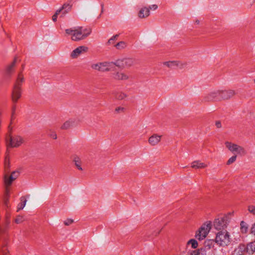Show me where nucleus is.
<instances>
[{
  "label": "nucleus",
  "instance_id": "nucleus-27",
  "mask_svg": "<svg viewBox=\"0 0 255 255\" xmlns=\"http://www.w3.org/2000/svg\"><path fill=\"white\" fill-rule=\"evenodd\" d=\"M192 255H206L205 249L200 248L196 250L193 252Z\"/></svg>",
  "mask_w": 255,
  "mask_h": 255
},
{
  "label": "nucleus",
  "instance_id": "nucleus-47",
  "mask_svg": "<svg viewBox=\"0 0 255 255\" xmlns=\"http://www.w3.org/2000/svg\"><path fill=\"white\" fill-rule=\"evenodd\" d=\"M240 248H241L242 249H245L244 246H241Z\"/></svg>",
  "mask_w": 255,
  "mask_h": 255
},
{
  "label": "nucleus",
  "instance_id": "nucleus-46",
  "mask_svg": "<svg viewBox=\"0 0 255 255\" xmlns=\"http://www.w3.org/2000/svg\"><path fill=\"white\" fill-rule=\"evenodd\" d=\"M7 163H8V161H7V160L6 159L5 161V166H6Z\"/></svg>",
  "mask_w": 255,
  "mask_h": 255
},
{
  "label": "nucleus",
  "instance_id": "nucleus-20",
  "mask_svg": "<svg viewBox=\"0 0 255 255\" xmlns=\"http://www.w3.org/2000/svg\"><path fill=\"white\" fill-rule=\"evenodd\" d=\"M24 75L22 72H19L17 75V77L14 86H21L22 83L24 82Z\"/></svg>",
  "mask_w": 255,
  "mask_h": 255
},
{
  "label": "nucleus",
  "instance_id": "nucleus-16",
  "mask_svg": "<svg viewBox=\"0 0 255 255\" xmlns=\"http://www.w3.org/2000/svg\"><path fill=\"white\" fill-rule=\"evenodd\" d=\"M129 77V75L126 72H118L114 74V78L118 80H126Z\"/></svg>",
  "mask_w": 255,
  "mask_h": 255
},
{
  "label": "nucleus",
  "instance_id": "nucleus-1",
  "mask_svg": "<svg viewBox=\"0 0 255 255\" xmlns=\"http://www.w3.org/2000/svg\"><path fill=\"white\" fill-rule=\"evenodd\" d=\"M65 35L70 37L73 41H79L85 39L89 36L92 29L88 27L76 26L67 28L65 30Z\"/></svg>",
  "mask_w": 255,
  "mask_h": 255
},
{
  "label": "nucleus",
  "instance_id": "nucleus-17",
  "mask_svg": "<svg viewBox=\"0 0 255 255\" xmlns=\"http://www.w3.org/2000/svg\"><path fill=\"white\" fill-rule=\"evenodd\" d=\"M73 161L76 168L80 170L83 171V168L82 167V161L81 158L75 155L73 157Z\"/></svg>",
  "mask_w": 255,
  "mask_h": 255
},
{
  "label": "nucleus",
  "instance_id": "nucleus-29",
  "mask_svg": "<svg viewBox=\"0 0 255 255\" xmlns=\"http://www.w3.org/2000/svg\"><path fill=\"white\" fill-rule=\"evenodd\" d=\"M237 155H233L230 157L226 162L227 165H230L234 163L237 160Z\"/></svg>",
  "mask_w": 255,
  "mask_h": 255
},
{
  "label": "nucleus",
  "instance_id": "nucleus-9",
  "mask_svg": "<svg viewBox=\"0 0 255 255\" xmlns=\"http://www.w3.org/2000/svg\"><path fill=\"white\" fill-rule=\"evenodd\" d=\"M88 47L86 45H80L73 49L70 54V56L72 59H77L81 55L88 52Z\"/></svg>",
  "mask_w": 255,
  "mask_h": 255
},
{
  "label": "nucleus",
  "instance_id": "nucleus-44",
  "mask_svg": "<svg viewBox=\"0 0 255 255\" xmlns=\"http://www.w3.org/2000/svg\"><path fill=\"white\" fill-rule=\"evenodd\" d=\"M52 137L53 138V139H56L57 138V135L56 134H53V135H51Z\"/></svg>",
  "mask_w": 255,
  "mask_h": 255
},
{
  "label": "nucleus",
  "instance_id": "nucleus-40",
  "mask_svg": "<svg viewBox=\"0 0 255 255\" xmlns=\"http://www.w3.org/2000/svg\"><path fill=\"white\" fill-rule=\"evenodd\" d=\"M8 253L7 250L4 248L1 252H0V255H6Z\"/></svg>",
  "mask_w": 255,
  "mask_h": 255
},
{
  "label": "nucleus",
  "instance_id": "nucleus-48",
  "mask_svg": "<svg viewBox=\"0 0 255 255\" xmlns=\"http://www.w3.org/2000/svg\"><path fill=\"white\" fill-rule=\"evenodd\" d=\"M254 83L255 84V78L254 79Z\"/></svg>",
  "mask_w": 255,
  "mask_h": 255
},
{
  "label": "nucleus",
  "instance_id": "nucleus-11",
  "mask_svg": "<svg viewBox=\"0 0 255 255\" xmlns=\"http://www.w3.org/2000/svg\"><path fill=\"white\" fill-rule=\"evenodd\" d=\"M236 91L233 89H221V99L227 100L236 95Z\"/></svg>",
  "mask_w": 255,
  "mask_h": 255
},
{
  "label": "nucleus",
  "instance_id": "nucleus-42",
  "mask_svg": "<svg viewBox=\"0 0 255 255\" xmlns=\"http://www.w3.org/2000/svg\"><path fill=\"white\" fill-rule=\"evenodd\" d=\"M215 125L217 128H220L221 127V123L220 121H216L215 122Z\"/></svg>",
  "mask_w": 255,
  "mask_h": 255
},
{
  "label": "nucleus",
  "instance_id": "nucleus-10",
  "mask_svg": "<svg viewBox=\"0 0 255 255\" xmlns=\"http://www.w3.org/2000/svg\"><path fill=\"white\" fill-rule=\"evenodd\" d=\"M162 135L154 133L148 137V143L151 146L158 145L161 142Z\"/></svg>",
  "mask_w": 255,
  "mask_h": 255
},
{
  "label": "nucleus",
  "instance_id": "nucleus-28",
  "mask_svg": "<svg viewBox=\"0 0 255 255\" xmlns=\"http://www.w3.org/2000/svg\"><path fill=\"white\" fill-rule=\"evenodd\" d=\"M127 43L123 41H120L118 42L117 44L115 45V47L117 49H123L127 47Z\"/></svg>",
  "mask_w": 255,
  "mask_h": 255
},
{
  "label": "nucleus",
  "instance_id": "nucleus-8",
  "mask_svg": "<svg viewBox=\"0 0 255 255\" xmlns=\"http://www.w3.org/2000/svg\"><path fill=\"white\" fill-rule=\"evenodd\" d=\"M225 146L232 152H236L237 154L244 155L246 153L244 147L230 141H226Z\"/></svg>",
  "mask_w": 255,
  "mask_h": 255
},
{
  "label": "nucleus",
  "instance_id": "nucleus-12",
  "mask_svg": "<svg viewBox=\"0 0 255 255\" xmlns=\"http://www.w3.org/2000/svg\"><path fill=\"white\" fill-rule=\"evenodd\" d=\"M21 95V87L14 86L11 94V99L14 103H16L20 98Z\"/></svg>",
  "mask_w": 255,
  "mask_h": 255
},
{
  "label": "nucleus",
  "instance_id": "nucleus-32",
  "mask_svg": "<svg viewBox=\"0 0 255 255\" xmlns=\"http://www.w3.org/2000/svg\"><path fill=\"white\" fill-rule=\"evenodd\" d=\"M61 13L60 10L57 9L55 13L52 16V20L54 22H56L57 20L58 16H59L60 17Z\"/></svg>",
  "mask_w": 255,
  "mask_h": 255
},
{
  "label": "nucleus",
  "instance_id": "nucleus-45",
  "mask_svg": "<svg viewBox=\"0 0 255 255\" xmlns=\"http://www.w3.org/2000/svg\"><path fill=\"white\" fill-rule=\"evenodd\" d=\"M129 62H130V63L128 64V66H130L131 65L132 61L131 60H128Z\"/></svg>",
  "mask_w": 255,
  "mask_h": 255
},
{
  "label": "nucleus",
  "instance_id": "nucleus-4",
  "mask_svg": "<svg viewBox=\"0 0 255 255\" xmlns=\"http://www.w3.org/2000/svg\"><path fill=\"white\" fill-rule=\"evenodd\" d=\"M230 234L227 230H222L217 232L214 242L220 247H226L231 243Z\"/></svg>",
  "mask_w": 255,
  "mask_h": 255
},
{
  "label": "nucleus",
  "instance_id": "nucleus-39",
  "mask_svg": "<svg viewBox=\"0 0 255 255\" xmlns=\"http://www.w3.org/2000/svg\"><path fill=\"white\" fill-rule=\"evenodd\" d=\"M74 222V221L71 219H67L64 221V224L66 226L71 225Z\"/></svg>",
  "mask_w": 255,
  "mask_h": 255
},
{
  "label": "nucleus",
  "instance_id": "nucleus-22",
  "mask_svg": "<svg viewBox=\"0 0 255 255\" xmlns=\"http://www.w3.org/2000/svg\"><path fill=\"white\" fill-rule=\"evenodd\" d=\"M74 124V121L72 119H69L66 121L61 126V128L66 129L73 126Z\"/></svg>",
  "mask_w": 255,
  "mask_h": 255
},
{
  "label": "nucleus",
  "instance_id": "nucleus-5",
  "mask_svg": "<svg viewBox=\"0 0 255 255\" xmlns=\"http://www.w3.org/2000/svg\"><path fill=\"white\" fill-rule=\"evenodd\" d=\"M232 214V213H229L216 216L212 223V227H213L215 230L218 231L226 228L229 221V217Z\"/></svg>",
  "mask_w": 255,
  "mask_h": 255
},
{
  "label": "nucleus",
  "instance_id": "nucleus-15",
  "mask_svg": "<svg viewBox=\"0 0 255 255\" xmlns=\"http://www.w3.org/2000/svg\"><path fill=\"white\" fill-rule=\"evenodd\" d=\"M71 4L68 3H64L61 8L58 9L59 10H60V17L65 16L66 14L71 11Z\"/></svg>",
  "mask_w": 255,
  "mask_h": 255
},
{
  "label": "nucleus",
  "instance_id": "nucleus-26",
  "mask_svg": "<svg viewBox=\"0 0 255 255\" xmlns=\"http://www.w3.org/2000/svg\"><path fill=\"white\" fill-rule=\"evenodd\" d=\"M186 65L185 62L179 61L176 60V68L175 69H183Z\"/></svg>",
  "mask_w": 255,
  "mask_h": 255
},
{
  "label": "nucleus",
  "instance_id": "nucleus-25",
  "mask_svg": "<svg viewBox=\"0 0 255 255\" xmlns=\"http://www.w3.org/2000/svg\"><path fill=\"white\" fill-rule=\"evenodd\" d=\"M119 34H116L112 36L108 41L107 44L109 45H113L115 44V41L118 40Z\"/></svg>",
  "mask_w": 255,
  "mask_h": 255
},
{
  "label": "nucleus",
  "instance_id": "nucleus-43",
  "mask_svg": "<svg viewBox=\"0 0 255 255\" xmlns=\"http://www.w3.org/2000/svg\"><path fill=\"white\" fill-rule=\"evenodd\" d=\"M194 22L195 24L198 25L200 24V21L199 19H196Z\"/></svg>",
  "mask_w": 255,
  "mask_h": 255
},
{
  "label": "nucleus",
  "instance_id": "nucleus-38",
  "mask_svg": "<svg viewBox=\"0 0 255 255\" xmlns=\"http://www.w3.org/2000/svg\"><path fill=\"white\" fill-rule=\"evenodd\" d=\"M24 221V218L21 216H17L16 219H15V222L16 224H20L22 223Z\"/></svg>",
  "mask_w": 255,
  "mask_h": 255
},
{
  "label": "nucleus",
  "instance_id": "nucleus-33",
  "mask_svg": "<svg viewBox=\"0 0 255 255\" xmlns=\"http://www.w3.org/2000/svg\"><path fill=\"white\" fill-rule=\"evenodd\" d=\"M26 204V200L24 199H23L21 200V202L18 204L17 206V211H18L22 209L25 206Z\"/></svg>",
  "mask_w": 255,
  "mask_h": 255
},
{
  "label": "nucleus",
  "instance_id": "nucleus-7",
  "mask_svg": "<svg viewBox=\"0 0 255 255\" xmlns=\"http://www.w3.org/2000/svg\"><path fill=\"white\" fill-rule=\"evenodd\" d=\"M115 65H118L112 62L105 61L93 63L91 65V68L95 70L104 72L112 70Z\"/></svg>",
  "mask_w": 255,
  "mask_h": 255
},
{
  "label": "nucleus",
  "instance_id": "nucleus-18",
  "mask_svg": "<svg viewBox=\"0 0 255 255\" xmlns=\"http://www.w3.org/2000/svg\"><path fill=\"white\" fill-rule=\"evenodd\" d=\"M191 167L194 169H201L206 168L207 165L200 160H195L191 163Z\"/></svg>",
  "mask_w": 255,
  "mask_h": 255
},
{
  "label": "nucleus",
  "instance_id": "nucleus-24",
  "mask_svg": "<svg viewBox=\"0 0 255 255\" xmlns=\"http://www.w3.org/2000/svg\"><path fill=\"white\" fill-rule=\"evenodd\" d=\"M248 231V225L244 221H241L240 223V231L242 233L246 234Z\"/></svg>",
  "mask_w": 255,
  "mask_h": 255
},
{
  "label": "nucleus",
  "instance_id": "nucleus-41",
  "mask_svg": "<svg viewBox=\"0 0 255 255\" xmlns=\"http://www.w3.org/2000/svg\"><path fill=\"white\" fill-rule=\"evenodd\" d=\"M251 231L255 236V223L252 225Z\"/></svg>",
  "mask_w": 255,
  "mask_h": 255
},
{
  "label": "nucleus",
  "instance_id": "nucleus-37",
  "mask_svg": "<svg viewBox=\"0 0 255 255\" xmlns=\"http://www.w3.org/2000/svg\"><path fill=\"white\" fill-rule=\"evenodd\" d=\"M213 240H207L205 242V245L206 247H208L210 249L213 245Z\"/></svg>",
  "mask_w": 255,
  "mask_h": 255
},
{
  "label": "nucleus",
  "instance_id": "nucleus-34",
  "mask_svg": "<svg viewBox=\"0 0 255 255\" xmlns=\"http://www.w3.org/2000/svg\"><path fill=\"white\" fill-rule=\"evenodd\" d=\"M15 60H14L10 65L7 66V67L6 68V71L7 73H10L12 71L13 68L15 66Z\"/></svg>",
  "mask_w": 255,
  "mask_h": 255
},
{
  "label": "nucleus",
  "instance_id": "nucleus-13",
  "mask_svg": "<svg viewBox=\"0 0 255 255\" xmlns=\"http://www.w3.org/2000/svg\"><path fill=\"white\" fill-rule=\"evenodd\" d=\"M209 101H216L221 99V89L216 90L211 92L208 96Z\"/></svg>",
  "mask_w": 255,
  "mask_h": 255
},
{
  "label": "nucleus",
  "instance_id": "nucleus-23",
  "mask_svg": "<svg viewBox=\"0 0 255 255\" xmlns=\"http://www.w3.org/2000/svg\"><path fill=\"white\" fill-rule=\"evenodd\" d=\"M164 66L169 68L175 69L176 68V60H170L165 61L163 63Z\"/></svg>",
  "mask_w": 255,
  "mask_h": 255
},
{
  "label": "nucleus",
  "instance_id": "nucleus-3",
  "mask_svg": "<svg viewBox=\"0 0 255 255\" xmlns=\"http://www.w3.org/2000/svg\"><path fill=\"white\" fill-rule=\"evenodd\" d=\"M5 144L8 147L15 148L21 145L24 142L23 137L18 134L8 133L5 137Z\"/></svg>",
  "mask_w": 255,
  "mask_h": 255
},
{
  "label": "nucleus",
  "instance_id": "nucleus-31",
  "mask_svg": "<svg viewBox=\"0 0 255 255\" xmlns=\"http://www.w3.org/2000/svg\"><path fill=\"white\" fill-rule=\"evenodd\" d=\"M248 211L251 214L255 215V204H250L248 206Z\"/></svg>",
  "mask_w": 255,
  "mask_h": 255
},
{
  "label": "nucleus",
  "instance_id": "nucleus-30",
  "mask_svg": "<svg viewBox=\"0 0 255 255\" xmlns=\"http://www.w3.org/2000/svg\"><path fill=\"white\" fill-rule=\"evenodd\" d=\"M127 97V95L124 92H120L117 94L116 98L119 100H123Z\"/></svg>",
  "mask_w": 255,
  "mask_h": 255
},
{
  "label": "nucleus",
  "instance_id": "nucleus-21",
  "mask_svg": "<svg viewBox=\"0 0 255 255\" xmlns=\"http://www.w3.org/2000/svg\"><path fill=\"white\" fill-rule=\"evenodd\" d=\"M247 252L249 254H253L255 251V242H251L247 245Z\"/></svg>",
  "mask_w": 255,
  "mask_h": 255
},
{
  "label": "nucleus",
  "instance_id": "nucleus-36",
  "mask_svg": "<svg viewBox=\"0 0 255 255\" xmlns=\"http://www.w3.org/2000/svg\"><path fill=\"white\" fill-rule=\"evenodd\" d=\"M147 7L149 8V11L150 10L155 11L158 9V6L157 4L154 3L149 5Z\"/></svg>",
  "mask_w": 255,
  "mask_h": 255
},
{
  "label": "nucleus",
  "instance_id": "nucleus-14",
  "mask_svg": "<svg viewBox=\"0 0 255 255\" xmlns=\"http://www.w3.org/2000/svg\"><path fill=\"white\" fill-rule=\"evenodd\" d=\"M150 14L147 6H144L140 7L138 11L137 16L140 18H146Z\"/></svg>",
  "mask_w": 255,
  "mask_h": 255
},
{
  "label": "nucleus",
  "instance_id": "nucleus-6",
  "mask_svg": "<svg viewBox=\"0 0 255 255\" xmlns=\"http://www.w3.org/2000/svg\"><path fill=\"white\" fill-rule=\"evenodd\" d=\"M19 175V172L17 171H13L10 175H6L4 176V183L5 185V195L4 197V204L7 205V200L9 195V189L8 186L11 184L12 182L14 181Z\"/></svg>",
  "mask_w": 255,
  "mask_h": 255
},
{
  "label": "nucleus",
  "instance_id": "nucleus-35",
  "mask_svg": "<svg viewBox=\"0 0 255 255\" xmlns=\"http://www.w3.org/2000/svg\"><path fill=\"white\" fill-rule=\"evenodd\" d=\"M125 111V108L123 107L119 106L115 109V113L116 114L123 113Z\"/></svg>",
  "mask_w": 255,
  "mask_h": 255
},
{
  "label": "nucleus",
  "instance_id": "nucleus-19",
  "mask_svg": "<svg viewBox=\"0 0 255 255\" xmlns=\"http://www.w3.org/2000/svg\"><path fill=\"white\" fill-rule=\"evenodd\" d=\"M195 238V239H191L187 242V246L193 249H196L198 246V242Z\"/></svg>",
  "mask_w": 255,
  "mask_h": 255
},
{
  "label": "nucleus",
  "instance_id": "nucleus-2",
  "mask_svg": "<svg viewBox=\"0 0 255 255\" xmlns=\"http://www.w3.org/2000/svg\"><path fill=\"white\" fill-rule=\"evenodd\" d=\"M212 228V222L207 220L198 228L195 232V238L198 241L204 240L211 232Z\"/></svg>",
  "mask_w": 255,
  "mask_h": 255
}]
</instances>
